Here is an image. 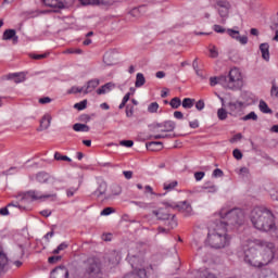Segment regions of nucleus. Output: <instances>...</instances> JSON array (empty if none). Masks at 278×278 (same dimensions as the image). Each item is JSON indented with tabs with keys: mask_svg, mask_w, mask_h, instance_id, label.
<instances>
[{
	"mask_svg": "<svg viewBox=\"0 0 278 278\" xmlns=\"http://www.w3.org/2000/svg\"><path fill=\"white\" fill-rule=\"evenodd\" d=\"M99 84L100 80L98 78L87 81L86 86H84V94H90V92H94V89L99 86Z\"/></svg>",
	"mask_w": 278,
	"mask_h": 278,
	"instance_id": "2eb2a0df",
	"label": "nucleus"
},
{
	"mask_svg": "<svg viewBox=\"0 0 278 278\" xmlns=\"http://www.w3.org/2000/svg\"><path fill=\"white\" fill-rule=\"evenodd\" d=\"M114 211L112 207H105L104 210L101 211V216H110Z\"/></svg>",
	"mask_w": 278,
	"mask_h": 278,
	"instance_id": "5fc2aeb1",
	"label": "nucleus"
},
{
	"mask_svg": "<svg viewBox=\"0 0 278 278\" xmlns=\"http://www.w3.org/2000/svg\"><path fill=\"white\" fill-rule=\"evenodd\" d=\"M58 194H45V195H37V201H45V199H56Z\"/></svg>",
	"mask_w": 278,
	"mask_h": 278,
	"instance_id": "79ce46f5",
	"label": "nucleus"
},
{
	"mask_svg": "<svg viewBox=\"0 0 278 278\" xmlns=\"http://www.w3.org/2000/svg\"><path fill=\"white\" fill-rule=\"evenodd\" d=\"M203 177H205V173L204 172H197V173H194L195 181H201V179H203Z\"/></svg>",
	"mask_w": 278,
	"mask_h": 278,
	"instance_id": "864d4df0",
	"label": "nucleus"
},
{
	"mask_svg": "<svg viewBox=\"0 0 278 278\" xmlns=\"http://www.w3.org/2000/svg\"><path fill=\"white\" fill-rule=\"evenodd\" d=\"M219 220L213 223L208 228L206 244L212 249H225L231 242V236L227 232V225H240L244 222V212L240 208H222Z\"/></svg>",
	"mask_w": 278,
	"mask_h": 278,
	"instance_id": "f257e3e1",
	"label": "nucleus"
},
{
	"mask_svg": "<svg viewBox=\"0 0 278 278\" xmlns=\"http://www.w3.org/2000/svg\"><path fill=\"white\" fill-rule=\"evenodd\" d=\"M86 105H88V100H83L76 104H74L75 110L81 112V110H86Z\"/></svg>",
	"mask_w": 278,
	"mask_h": 278,
	"instance_id": "4c0bfd02",
	"label": "nucleus"
},
{
	"mask_svg": "<svg viewBox=\"0 0 278 278\" xmlns=\"http://www.w3.org/2000/svg\"><path fill=\"white\" fill-rule=\"evenodd\" d=\"M223 79V77H211L210 78V84L211 86H216L218 84H220V86H223V83L220 81Z\"/></svg>",
	"mask_w": 278,
	"mask_h": 278,
	"instance_id": "a18cd8bd",
	"label": "nucleus"
},
{
	"mask_svg": "<svg viewBox=\"0 0 278 278\" xmlns=\"http://www.w3.org/2000/svg\"><path fill=\"white\" fill-rule=\"evenodd\" d=\"M166 207H173L185 214V216H190L192 214V205L187 201L179 202L178 204L165 203Z\"/></svg>",
	"mask_w": 278,
	"mask_h": 278,
	"instance_id": "0eeeda50",
	"label": "nucleus"
},
{
	"mask_svg": "<svg viewBox=\"0 0 278 278\" xmlns=\"http://www.w3.org/2000/svg\"><path fill=\"white\" fill-rule=\"evenodd\" d=\"M41 216H45L46 218H49V215L51 214V211L49 210H43L40 212Z\"/></svg>",
	"mask_w": 278,
	"mask_h": 278,
	"instance_id": "774afa93",
	"label": "nucleus"
},
{
	"mask_svg": "<svg viewBox=\"0 0 278 278\" xmlns=\"http://www.w3.org/2000/svg\"><path fill=\"white\" fill-rule=\"evenodd\" d=\"M51 98H49V97H43V98H40L39 99V103L41 104V105H47V103H51Z\"/></svg>",
	"mask_w": 278,
	"mask_h": 278,
	"instance_id": "6e6d98bb",
	"label": "nucleus"
},
{
	"mask_svg": "<svg viewBox=\"0 0 278 278\" xmlns=\"http://www.w3.org/2000/svg\"><path fill=\"white\" fill-rule=\"evenodd\" d=\"M239 175H241L242 177H247L249 175V168L247 167H241L239 169Z\"/></svg>",
	"mask_w": 278,
	"mask_h": 278,
	"instance_id": "13d9d810",
	"label": "nucleus"
},
{
	"mask_svg": "<svg viewBox=\"0 0 278 278\" xmlns=\"http://www.w3.org/2000/svg\"><path fill=\"white\" fill-rule=\"evenodd\" d=\"M174 118H177V121H181L184 118V113H181L180 111H175Z\"/></svg>",
	"mask_w": 278,
	"mask_h": 278,
	"instance_id": "052dcab7",
	"label": "nucleus"
},
{
	"mask_svg": "<svg viewBox=\"0 0 278 278\" xmlns=\"http://www.w3.org/2000/svg\"><path fill=\"white\" fill-rule=\"evenodd\" d=\"M143 194H152L153 197H157V193H155V191H153V187H151L150 185L144 186Z\"/></svg>",
	"mask_w": 278,
	"mask_h": 278,
	"instance_id": "ea45409f",
	"label": "nucleus"
},
{
	"mask_svg": "<svg viewBox=\"0 0 278 278\" xmlns=\"http://www.w3.org/2000/svg\"><path fill=\"white\" fill-rule=\"evenodd\" d=\"M48 8H58V0H42Z\"/></svg>",
	"mask_w": 278,
	"mask_h": 278,
	"instance_id": "37998d69",
	"label": "nucleus"
},
{
	"mask_svg": "<svg viewBox=\"0 0 278 278\" xmlns=\"http://www.w3.org/2000/svg\"><path fill=\"white\" fill-rule=\"evenodd\" d=\"M77 190H79V188H75V187H72V188H68L67 190H66V195L68 197V198H71V197H75V193L77 192Z\"/></svg>",
	"mask_w": 278,
	"mask_h": 278,
	"instance_id": "49530a36",
	"label": "nucleus"
},
{
	"mask_svg": "<svg viewBox=\"0 0 278 278\" xmlns=\"http://www.w3.org/2000/svg\"><path fill=\"white\" fill-rule=\"evenodd\" d=\"M131 205H136L140 210H149L151 204L143 202V201H130Z\"/></svg>",
	"mask_w": 278,
	"mask_h": 278,
	"instance_id": "cd10ccee",
	"label": "nucleus"
},
{
	"mask_svg": "<svg viewBox=\"0 0 278 278\" xmlns=\"http://www.w3.org/2000/svg\"><path fill=\"white\" fill-rule=\"evenodd\" d=\"M154 216L159 218V220H169L168 226L170 229H175L177 227V220H175V215L168 214L166 208H160L157 211H153Z\"/></svg>",
	"mask_w": 278,
	"mask_h": 278,
	"instance_id": "423d86ee",
	"label": "nucleus"
},
{
	"mask_svg": "<svg viewBox=\"0 0 278 278\" xmlns=\"http://www.w3.org/2000/svg\"><path fill=\"white\" fill-rule=\"evenodd\" d=\"M73 129H74V131L88 132V131H90V126H88L86 124H81V123H76L73 125Z\"/></svg>",
	"mask_w": 278,
	"mask_h": 278,
	"instance_id": "a878e982",
	"label": "nucleus"
},
{
	"mask_svg": "<svg viewBox=\"0 0 278 278\" xmlns=\"http://www.w3.org/2000/svg\"><path fill=\"white\" fill-rule=\"evenodd\" d=\"M147 149L149 151H160L161 149H164V143L161 141H151L147 143Z\"/></svg>",
	"mask_w": 278,
	"mask_h": 278,
	"instance_id": "4be33fe9",
	"label": "nucleus"
},
{
	"mask_svg": "<svg viewBox=\"0 0 278 278\" xmlns=\"http://www.w3.org/2000/svg\"><path fill=\"white\" fill-rule=\"evenodd\" d=\"M112 90V83H108L104 86L100 87L97 90V94H105V92H110Z\"/></svg>",
	"mask_w": 278,
	"mask_h": 278,
	"instance_id": "7c9ffc66",
	"label": "nucleus"
},
{
	"mask_svg": "<svg viewBox=\"0 0 278 278\" xmlns=\"http://www.w3.org/2000/svg\"><path fill=\"white\" fill-rule=\"evenodd\" d=\"M65 53H76V54H81V49H68L65 51Z\"/></svg>",
	"mask_w": 278,
	"mask_h": 278,
	"instance_id": "69168bd1",
	"label": "nucleus"
},
{
	"mask_svg": "<svg viewBox=\"0 0 278 278\" xmlns=\"http://www.w3.org/2000/svg\"><path fill=\"white\" fill-rule=\"evenodd\" d=\"M258 110L260 112H262L263 114H273V110H270V108H268V103H266V101L261 100L258 103Z\"/></svg>",
	"mask_w": 278,
	"mask_h": 278,
	"instance_id": "5701e85b",
	"label": "nucleus"
},
{
	"mask_svg": "<svg viewBox=\"0 0 278 278\" xmlns=\"http://www.w3.org/2000/svg\"><path fill=\"white\" fill-rule=\"evenodd\" d=\"M175 127H177V125L173 121H166L161 124H156L155 126V128L159 129V131H162V134L175 131Z\"/></svg>",
	"mask_w": 278,
	"mask_h": 278,
	"instance_id": "9b49d317",
	"label": "nucleus"
},
{
	"mask_svg": "<svg viewBox=\"0 0 278 278\" xmlns=\"http://www.w3.org/2000/svg\"><path fill=\"white\" fill-rule=\"evenodd\" d=\"M84 87H77V86H73L68 91L67 93L68 94H79V93H84Z\"/></svg>",
	"mask_w": 278,
	"mask_h": 278,
	"instance_id": "e433bc0d",
	"label": "nucleus"
},
{
	"mask_svg": "<svg viewBox=\"0 0 278 278\" xmlns=\"http://www.w3.org/2000/svg\"><path fill=\"white\" fill-rule=\"evenodd\" d=\"M122 147H127L128 149L134 147V142L131 140H123L121 141Z\"/></svg>",
	"mask_w": 278,
	"mask_h": 278,
	"instance_id": "4d7b16f0",
	"label": "nucleus"
},
{
	"mask_svg": "<svg viewBox=\"0 0 278 278\" xmlns=\"http://www.w3.org/2000/svg\"><path fill=\"white\" fill-rule=\"evenodd\" d=\"M227 34L228 36H230V38H233V40H237V42H240V45H248L249 42V37L240 36V31L238 30L228 29Z\"/></svg>",
	"mask_w": 278,
	"mask_h": 278,
	"instance_id": "ddd939ff",
	"label": "nucleus"
},
{
	"mask_svg": "<svg viewBox=\"0 0 278 278\" xmlns=\"http://www.w3.org/2000/svg\"><path fill=\"white\" fill-rule=\"evenodd\" d=\"M241 121H257V114L252 111L248 115L243 116Z\"/></svg>",
	"mask_w": 278,
	"mask_h": 278,
	"instance_id": "58836bf2",
	"label": "nucleus"
},
{
	"mask_svg": "<svg viewBox=\"0 0 278 278\" xmlns=\"http://www.w3.org/2000/svg\"><path fill=\"white\" fill-rule=\"evenodd\" d=\"M62 261V256L60 255H54V256H50L48 258L49 264H58V262Z\"/></svg>",
	"mask_w": 278,
	"mask_h": 278,
	"instance_id": "c03bdc74",
	"label": "nucleus"
},
{
	"mask_svg": "<svg viewBox=\"0 0 278 278\" xmlns=\"http://www.w3.org/2000/svg\"><path fill=\"white\" fill-rule=\"evenodd\" d=\"M18 173V167H10L9 169L2 172V175H14Z\"/></svg>",
	"mask_w": 278,
	"mask_h": 278,
	"instance_id": "de8ad7c7",
	"label": "nucleus"
},
{
	"mask_svg": "<svg viewBox=\"0 0 278 278\" xmlns=\"http://www.w3.org/2000/svg\"><path fill=\"white\" fill-rule=\"evenodd\" d=\"M216 8L219 16H222V18H227V16H229V10H231V3L227 0H218L216 2Z\"/></svg>",
	"mask_w": 278,
	"mask_h": 278,
	"instance_id": "1a4fd4ad",
	"label": "nucleus"
},
{
	"mask_svg": "<svg viewBox=\"0 0 278 278\" xmlns=\"http://www.w3.org/2000/svg\"><path fill=\"white\" fill-rule=\"evenodd\" d=\"M144 84H147V79L144 78V74L138 73L137 76H136V83H135L136 88H142V86H144Z\"/></svg>",
	"mask_w": 278,
	"mask_h": 278,
	"instance_id": "b1692460",
	"label": "nucleus"
},
{
	"mask_svg": "<svg viewBox=\"0 0 278 278\" xmlns=\"http://www.w3.org/2000/svg\"><path fill=\"white\" fill-rule=\"evenodd\" d=\"M210 58L216 59L218 58V49L216 48V46H210Z\"/></svg>",
	"mask_w": 278,
	"mask_h": 278,
	"instance_id": "a19ab883",
	"label": "nucleus"
},
{
	"mask_svg": "<svg viewBox=\"0 0 278 278\" xmlns=\"http://www.w3.org/2000/svg\"><path fill=\"white\" fill-rule=\"evenodd\" d=\"M222 86L228 90H241L244 86V76L238 67H232L227 76H222Z\"/></svg>",
	"mask_w": 278,
	"mask_h": 278,
	"instance_id": "20e7f679",
	"label": "nucleus"
},
{
	"mask_svg": "<svg viewBox=\"0 0 278 278\" xmlns=\"http://www.w3.org/2000/svg\"><path fill=\"white\" fill-rule=\"evenodd\" d=\"M8 207H18L21 210V204L18 202H11L5 207L0 208V216H10V210Z\"/></svg>",
	"mask_w": 278,
	"mask_h": 278,
	"instance_id": "412c9836",
	"label": "nucleus"
},
{
	"mask_svg": "<svg viewBox=\"0 0 278 278\" xmlns=\"http://www.w3.org/2000/svg\"><path fill=\"white\" fill-rule=\"evenodd\" d=\"M169 105L174 109L177 110L178 108L181 106V99L179 98H173L169 102Z\"/></svg>",
	"mask_w": 278,
	"mask_h": 278,
	"instance_id": "c9c22d12",
	"label": "nucleus"
},
{
	"mask_svg": "<svg viewBox=\"0 0 278 278\" xmlns=\"http://www.w3.org/2000/svg\"><path fill=\"white\" fill-rule=\"evenodd\" d=\"M213 177H223V169L220 168L214 169Z\"/></svg>",
	"mask_w": 278,
	"mask_h": 278,
	"instance_id": "e2e57ef3",
	"label": "nucleus"
},
{
	"mask_svg": "<svg viewBox=\"0 0 278 278\" xmlns=\"http://www.w3.org/2000/svg\"><path fill=\"white\" fill-rule=\"evenodd\" d=\"M126 116L128 118H131V116H134V105H127L126 106Z\"/></svg>",
	"mask_w": 278,
	"mask_h": 278,
	"instance_id": "8fccbe9b",
	"label": "nucleus"
},
{
	"mask_svg": "<svg viewBox=\"0 0 278 278\" xmlns=\"http://www.w3.org/2000/svg\"><path fill=\"white\" fill-rule=\"evenodd\" d=\"M54 160H56V162H73L71 157H68L67 155H62V153L60 152L54 153Z\"/></svg>",
	"mask_w": 278,
	"mask_h": 278,
	"instance_id": "c756f323",
	"label": "nucleus"
},
{
	"mask_svg": "<svg viewBox=\"0 0 278 278\" xmlns=\"http://www.w3.org/2000/svg\"><path fill=\"white\" fill-rule=\"evenodd\" d=\"M68 249V243L62 242L61 244L58 245L56 249L52 251L53 255H59V253H62V251H66Z\"/></svg>",
	"mask_w": 278,
	"mask_h": 278,
	"instance_id": "2f4dec72",
	"label": "nucleus"
},
{
	"mask_svg": "<svg viewBox=\"0 0 278 278\" xmlns=\"http://www.w3.org/2000/svg\"><path fill=\"white\" fill-rule=\"evenodd\" d=\"M103 63L105 66H114L116 64V51H106L103 55Z\"/></svg>",
	"mask_w": 278,
	"mask_h": 278,
	"instance_id": "4468645a",
	"label": "nucleus"
},
{
	"mask_svg": "<svg viewBox=\"0 0 278 278\" xmlns=\"http://www.w3.org/2000/svg\"><path fill=\"white\" fill-rule=\"evenodd\" d=\"M123 174L126 179H131V177H134V173L131 170H125Z\"/></svg>",
	"mask_w": 278,
	"mask_h": 278,
	"instance_id": "338daca9",
	"label": "nucleus"
},
{
	"mask_svg": "<svg viewBox=\"0 0 278 278\" xmlns=\"http://www.w3.org/2000/svg\"><path fill=\"white\" fill-rule=\"evenodd\" d=\"M232 155L235 160H241L242 159V152L239 149H235L232 151Z\"/></svg>",
	"mask_w": 278,
	"mask_h": 278,
	"instance_id": "603ef678",
	"label": "nucleus"
},
{
	"mask_svg": "<svg viewBox=\"0 0 278 278\" xmlns=\"http://www.w3.org/2000/svg\"><path fill=\"white\" fill-rule=\"evenodd\" d=\"M157 110H160V104H157V102H152L148 106V112L150 114H155L157 112Z\"/></svg>",
	"mask_w": 278,
	"mask_h": 278,
	"instance_id": "f704fd0d",
	"label": "nucleus"
},
{
	"mask_svg": "<svg viewBox=\"0 0 278 278\" xmlns=\"http://www.w3.org/2000/svg\"><path fill=\"white\" fill-rule=\"evenodd\" d=\"M2 40H13L14 45L18 42V36H16L15 29H7L2 35Z\"/></svg>",
	"mask_w": 278,
	"mask_h": 278,
	"instance_id": "f3484780",
	"label": "nucleus"
},
{
	"mask_svg": "<svg viewBox=\"0 0 278 278\" xmlns=\"http://www.w3.org/2000/svg\"><path fill=\"white\" fill-rule=\"evenodd\" d=\"M37 181L39 184H49L51 186H55V184H58V181H60L58 178H55V176H52L51 174L47 173V172H39L37 174Z\"/></svg>",
	"mask_w": 278,
	"mask_h": 278,
	"instance_id": "6e6552de",
	"label": "nucleus"
},
{
	"mask_svg": "<svg viewBox=\"0 0 278 278\" xmlns=\"http://www.w3.org/2000/svg\"><path fill=\"white\" fill-rule=\"evenodd\" d=\"M270 94L271 97H278V87L276 85H273Z\"/></svg>",
	"mask_w": 278,
	"mask_h": 278,
	"instance_id": "680f3d73",
	"label": "nucleus"
},
{
	"mask_svg": "<svg viewBox=\"0 0 278 278\" xmlns=\"http://www.w3.org/2000/svg\"><path fill=\"white\" fill-rule=\"evenodd\" d=\"M238 140H242V134H237L233 138L230 139V142H238Z\"/></svg>",
	"mask_w": 278,
	"mask_h": 278,
	"instance_id": "0e129e2a",
	"label": "nucleus"
},
{
	"mask_svg": "<svg viewBox=\"0 0 278 278\" xmlns=\"http://www.w3.org/2000/svg\"><path fill=\"white\" fill-rule=\"evenodd\" d=\"M121 257L118 256V254L113 253L111 254V256H109V264H111V266H116V264H118Z\"/></svg>",
	"mask_w": 278,
	"mask_h": 278,
	"instance_id": "473e14b6",
	"label": "nucleus"
},
{
	"mask_svg": "<svg viewBox=\"0 0 278 278\" xmlns=\"http://www.w3.org/2000/svg\"><path fill=\"white\" fill-rule=\"evenodd\" d=\"M81 5H101V0H79Z\"/></svg>",
	"mask_w": 278,
	"mask_h": 278,
	"instance_id": "72a5a7b5",
	"label": "nucleus"
},
{
	"mask_svg": "<svg viewBox=\"0 0 278 278\" xmlns=\"http://www.w3.org/2000/svg\"><path fill=\"white\" fill-rule=\"evenodd\" d=\"M8 78L14 84H23V81H25V73L21 72L9 74Z\"/></svg>",
	"mask_w": 278,
	"mask_h": 278,
	"instance_id": "6ab92c4d",
	"label": "nucleus"
},
{
	"mask_svg": "<svg viewBox=\"0 0 278 278\" xmlns=\"http://www.w3.org/2000/svg\"><path fill=\"white\" fill-rule=\"evenodd\" d=\"M250 220L255 229L264 231L266 233H276L278 238V229L275 224V215L273 212L262 207H255L251 211Z\"/></svg>",
	"mask_w": 278,
	"mask_h": 278,
	"instance_id": "7ed1b4c3",
	"label": "nucleus"
},
{
	"mask_svg": "<svg viewBox=\"0 0 278 278\" xmlns=\"http://www.w3.org/2000/svg\"><path fill=\"white\" fill-rule=\"evenodd\" d=\"M277 247L271 241L256 239L243 247V262L254 268H264L275 260Z\"/></svg>",
	"mask_w": 278,
	"mask_h": 278,
	"instance_id": "f03ea898",
	"label": "nucleus"
},
{
	"mask_svg": "<svg viewBox=\"0 0 278 278\" xmlns=\"http://www.w3.org/2000/svg\"><path fill=\"white\" fill-rule=\"evenodd\" d=\"M213 29H214V31H216V34H225V31H226L225 27H223L218 24L214 25Z\"/></svg>",
	"mask_w": 278,
	"mask_h": 278,
	"instance_id": "3c124183",
	"label": "nucleus"
},
{
	"mask_svg": "<svg viewBox=\"0 0 278 278\" xmlns=\"http://www.w3.org/2000/svg\"><path fill=\"white\" fill-rule=\"evenodd\" d=\"M193 106H194V99L185 98L182 100V108H185V110H191V108Z\"/></svg>",
	"mask_w": 278,
	"mask_h": 278,
	"instance_id": "c85d7f7f",
	"label": "nucleus"
},
{
	"mask_svg": "<svg viewBox=\"0 0 278 278\" xmlns=\"http://www.w3.org/2000/svg\"><path fill=\"white\" fill-rule=\"evenodd\" d=\"M195 110H198L199 112H201L202 110H205V102L203 100H199L195 103Z\"/></svg>",
	"mask_w": 278,
	"mask_h": 278,
	"instance_id": "09e8293b",
	"label": "nucleus"
},
{
	"mask_svg": "<svg viewBox=\"0 0 278 278\" xmlns=\"http://www.w3.org/2000/svg\"><path fill=\"white\" fill-rule=\"evenodd\" d=\"M189 126L191 127V129H199V119L189 122Z\"/></svg>",
	"mask_w": 278,
	"mask_h": 278,
	"instance_id": "bf43d9fd",
	"label": "nucleus"
},
{
	"mask_svg": "<svg viewBox=\"0 0 278 278\" xmlns=\"http://www.w3.org/2000/svg\"><path fill=\"white\" fill-rule=\"evenodd\" d=\"M5 266H8V255L0 251V276L5 273Z\"/></svg>",
	"mask_w": 278,
	"mask_h": 278,
	"instance_id": "aec40b11",
	"label": "nucleus"
},
{
	"mask_svg": "<svg viewBox=\"0 0 278 278\" xmlns=\"http://www.w3.org/2000/svg\"><path fill=\"white\" fill-rule=\"evenodd\" d=\"M227 116H229V111L227 109L220 108L217 110V117L219 121H227Z\"/></svg>",
	"mask_w": 278,
	"mask_h": 278,
	"instance_id": "bb28decb",
	"label": "nucleus"
},
{
	"mask_svg": "<svg viewBox=\"0 0 278 278\" xmlns=\"http://www.w3.org/2000/svg\"><path fill=\"white\" fill-rule=\"evenodd\" d=\"M270 46L268 43H261L260 45V51L262 53V58L263 60H265V62H269L270 61Z\"/></svg>",
	"mask_w": 278,
	"mask_h": 278,
	"instance_id": "a211bd4d",
	"label": "nucleus"
},
{
	"mask_svg": "<svg viewBox=\"0 0 278 278\" xmlns=\"http://www.w3.org/2000/svg\"><path fill=\"white\" fill-rule=\"evenodd\" d=\"M51 278H68V268L66 266L61 265L54 268L51 271Z\"/></svg>",
	"mask_w": 278,
	"mask_h": 278,
	"instance_id": "f8f14e48",
	"label": "nucleus"
},
{
	"mask_svg": "<svg viewBox=\"0 0 278 278\" xmlns=\"http://www.w3.org/2000/svg\"><path fill=\"white\" fill-rule=\"evenodd\" d=\"M177 186H178L177 180L166 181L163 184V190H165L166 192H172V190H175Z\"/></svg>",
	"mask_w": 278,
	"mask_h": 278,
	"instance_id": "393cba45",
	"label": "nucleus"
},
{
	"mask_svg": "<svg viewBox=\"0 0 278 278\" xmlns=\"http://www.w3.org/2000/svg\"><path fill=\"white\" fill-rule=\"evenodd\" d=\"M247 105L242 101H230L227 104L228 114L235 118L242 115Z\"/></svg>",
	"mask_w": 278,
	"mask_h": 278,
	"instance_id": "39448f33",
	"label": "nucleus"
},
{
	"mask_svg": "<svg viewBox=\"0 0 278 278\" xmlns=\"http://www.w3.org/2000/svg\"><path fill=\"white\" fill-rule=\"evenodd\" d=\"M22 203H34L36 201V191L20 192L15 195Z\"/></svg>",
	"mask_w": 278,
	"mask_h": 278,
	"instance_id": "9d476101",
	"label": "nucleus"
},
{
	"mask_svg": "<svg viewBox=\"0 0 278 278\" xmlns=\"http://www.w3.org/2000/svg\"><path fill=\"white\" fill-rule=\"evenodd\" d=\"M48 127H51V116L49 114H45L39 121L38 131H45Z\"/></svg>",
	"mask_w": 278,
	"mask_h": 278,
	"instance_id": "dca6fc26",
	"label": "nucleus"
}]
</instances>
